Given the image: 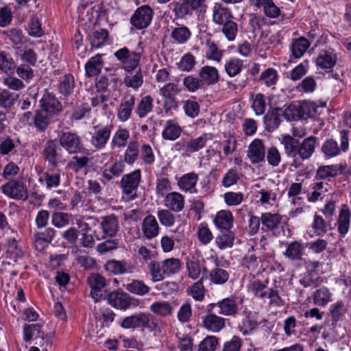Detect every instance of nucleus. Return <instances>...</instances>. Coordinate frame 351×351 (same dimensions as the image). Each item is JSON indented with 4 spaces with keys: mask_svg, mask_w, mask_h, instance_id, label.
<instances>
[{
    "mask_svg": "<svg viewBox=\"0 0 351 351\" xmlns=\"http://www.w3.org/2000/svg\"><path fill=\"white\" fill-rule=\"evenodd\" d=\"M337 60V55L332 51H323L318 55L316 64L322 69H331L335 66Z\"/></svg>",
    "mask_w": 351,
    "mask_h": 351,
    "instance_id": "72a5a7b5",
    "label": "nucleus"
},
{
    "mask_svg": "<svg viewBox=\"0 0 351 351\" xmlns=\"http://www.w3.org/2000/svg\"><path fill=\"white\" fill-rule=\"evenodd\" d=\"M299 118L306 119L315 115L317 106L314 102L304 101L299 106H296Z\"/></svg>",
    "mask_w": 351,
    "mask_h": 351,
    "instance_id": "de8ad7c7",
    "label": "nucleus"
},
{
    "mask_svg": "<svg viewBox=\"0 0 351 351\" xmlns=\"http://www.w3.org/2000/svg\"><path fill=\"white\" fill-rule=\"evenodd\" d=\"M141 328H146L149 332H160L162 328V321L151 313H144Z\"/></svg>",
    "mask_w": 351,
    "mask_h": 351,
    "instance_id": "c03bdc74",
    "label": "nucleus"
},
{
    "mask_svg": "<svg viewBox=\"0 0 351 351\" xmlns=\"http://www.w3.org/2000/svg\"><path fill=\"white\" fill-rule=\"evenodd\" d=\"M327 226L328 224L324 219L315 213L311 225L314 234L318 237H323L328 231Z\"/></svg>",
    "mask_w": 351,
    "mask_h": 351,
    "instance_id": "0e129e2a",
    "label": "nucleus"
},
{
    "mask_svg": "<svg viewBox=\"0 0 351 351\" xmlns=\"http://www.w3.org/2000/svg\"><path fill=\"white\" fill-rule=\"evenodd\" d=\"M63 172L60 169H47L39 178V182L44 184L47 189L58 188L60 185L61 175Z\"/></svg>",
    "mask_w": 351,
    "mask_h": 351,
    "instance_id": "4be33fe9",
    "label": "nucleus"
},
{
    "mask_svg": "<svg viewBox=\"0 0 351 351\" xmlns=\"http://www.w3.org/2000/svg\"><path fill=\"white\" fill-rule=\"evenodd\" d=\"M59 143L69 154H77L84 149V145L81 137L74 132H62L59 135Z\"/></svg>",
    "mask_w": 351,
    "mask_h": 351,
    "instance_id": "7ed1b4c3",
    "label": "nucleus"
},
{
    "mask_svg": "<svg viewBox=\"0 0 351 351\" xmlns=\"http://www.w3.org/2000/svg\"><path fill=\"white\" fill-rule=\"evenodd\" d=\"M115 57L122 62L123 67L127 71L135 69L139 64L141 57L140 53L130 51L126 47H123L114 53Z\"/></svg>",
    "mask_w": 351,
    "mask_h": 351,
    "instance_id": "9b49d317",
    "label": "nucleus"
},
{
    "mask_svg": "<svg viewBox=\"0 0 351 351\" xmlns=\"http://www.w3.org/2000/svg\"><path fill=\"white\" fill-rule=\"evenodd\" d=\"M282 112V110L277 108L273 109L270 114L265 116L264 123L267 131H273L279 126L281 122Z\"/></svg>",
    "mask_w": 351,
    "mask_h": 351,
    "instance_id": "4c0bfd02",
    "label": "nucleus"
},
{
    "mask_svg": "<svg viewBox=\"0 0 351 351\" xmlns=\"http://www.w3.org/2000/svg\"><path fill=\"white\" fill-rule=\"evenodd\" d=\"M56 231L49 227L43 231L34 233L33 238L36 250L41 251L47 248L55 238Z\"/></svg>",
    "mask_w": 351,
    "mask_h": 351,
    "instance_id": "aec40b11",
    "label": "nucleus"
},
{
    "mask_svg": "<svg viewBox=\"0 0 351 351\" xmlns=\"http://www.w3.org/2000/svg\"><path fill=\"white\" fill-rule=\"evenodd\" d=\"M233 221L232 213L228 210L218 211L213 221L216 227L221 230H231L233 227Z\"/></svg>",
    "mask_w": 351,
    "mask_h": 351,
    "instance_id": "cd10ccee",
    "label": "nucleus"
},
{
    "mask_svg": "<svg viewBox=\"0 0 351 351\" xmlns=\"http://www.w3.org/2000/svg\"><path fill=\"white\" fill-rule=\"evenodd\" d=\"M215 267L209 273L208 278L210 282L214 285H224L230 278V272L220 267V264L217 258L215 260Z\"/></svg>",
    "mask_w": 351,
    "mask_h": 351,
    "instance_id": "bb28decb",
    "label": "nucleus"
},
{
    "mask_svg": "<svg viewBox=\"0 0 351 351\" xmlns=\"http://www.w3.org/2000/svg\"><path fill=\"white\" fill-rule=\"evenodd\" d=\"M258 326V323L251 313H249L239 324V330L243 335L251 333Z\"/></svg>",
    "mask_w": 351,
    "mask_h": 351,
    "instance_id": "864d4df0",
    "label": "nucleus"
},
{
    "mask_svg": "<svg viewBox=\"0 0 351 351\" xmlns=\"http://www.w3.org/2000/svg\"><path fill=\"white\" fill-rule=\"evenodd\" d=\"M179 90L180 89H176ZM174 89H160V95H162L164 97V108L165 112L167 113L169 111L172 109L178 108V101L176 99V93L174 92Z\"/></svg>",
    "mask_w": 351,
    "mask_h": 351,
    "instance_id": "a18cd8bd",
    "label": "nucleus"
},
{
    "mask_svg": "<svg viewBox=\"0 0 351 351\" xmlns=\"http://www.w3.org/2000/svg\"><path fill=\"white\" fill-rule=\"evenodd\" d=\"M113 125L112 124L102 126L97 125L93 127L90 143L96 149H104L110 139Z\"/></svg>",
    "mask_w": 351,
    "mask_h": 351,
    "instance_id": "9d476101",
    "label": "nucleus"
},
{
    "mask_svg": "<svg viewBox=\"0 0 351 351\" xmlns=\"http://www.w3.org/2000/svg\"><path fill=\"white\" fill-rule=\"evenodd\" d=\"M339 141V145L337 141L332 138H327L323 142L320 147V152L325 159H331L340 156L342 152H347L348 151L350 145V131L348 130H340Z\"/></svg>",
    "mask_w": 351,
    "mask_h": 351,
    "instance_id": "f257e3e1",
    "label": "nucleus"
},
{
    "mask_svg": "<svg viewBox=\"0 0 351 351\" xmlns=\"http://www.w3.org/2000/svg\"><path fill=\"white\" fill-rule=\"evenodd\" d=\"M154 16V10L147 5L138 8L130 18V23L137 29L147 27Z\"/></svg>",
    "mask_w": 351,
    "mask_h": 351,
    "instance_id": "0eeeda50",
    "label": "nucleus"
},
{
    "mask_svg": "<svg viewBox=\"0 0 351 351\" xmlns=\"http://www.w3.org/2000/svg\"><path fill=\"white\" fill-rule=\"evenodd\" d=\"M182 132V128L175 119L167 120L165 122L162 132V137L165 140L175 141L178 139Z\"/></svg>",
    "mask_w": 351,
    "mask_h": 351,
    "instance_id": "b1692460",
    "label": "nucleus"
},
{
    "mask_svg": "<svg viewBox=\"0 0 351 351\" xmlns=\"http://www.w3.org/2000/svg\"><path fill=\"white\" fill-rule=\"evenodd\" d=\"M160 229L159 224L154 215H148L143 219L141 230L145 239L151 240L156 238L159 234Z\"/></svg>",
    "mask_w": 351,
    "mask_h": 351,
    "instance_id": "412c9836",
    "label": "nucleus"
},
{
    "mask_svg": "<svg viewBox=\"0 0 351 351\" xmlns=\"http://www.w3.org/2000/svg\"><path fill=\"white\" fill-rule=\"evenodd\" d=\"M263 232L269 233L272 236H278L287 224L288 219L278 213L265 212L261 213Z\"/></svg>",
    "mask_w": 351,
    "mask_h": 351,
    "instance_id": "f03ea898",
    "label": "nucleus"
},
{
    "mask_svg": "<svg viewBox=\"0 0 351 351\" xmlns=\"http://www.w3.org/2000/svg\"><path fill=\"white\" fill-rule=\"evenodd\" d=\"M139 158L142 162L146 165H151L155 161V155L152 147L148 143L140 145Z\"/></svg>",
    "mask_w": 351,
    "mask_h": 351,
    "instance_id": "680f3d73",
    "label": "nucleus"
},
{
    "mask_svg": "<svg viewBox=\"0 0 351 351\" xmlns=\"http://www.w3.org/2000/svg\"><path fill=\"white\" fill-rule=\"evenodd\" d=\"M337 177V168L334 165H322L317 168L315 180L317 181L328 180Z\"/></svg>",
    "mask_w": 351,
    "mask_h": 351,
    "instance_id": "09e8293b",
    "label": "nucleus"
},
{
    "mask_svg": "<svg viewBox=\"0 0 351 351\" xmlns=\"http://www.w3.org/2000/svg\"><path fill=\"white\" fill-rule=\"evenodd\" d=\"M135 267L130 262L125 260L118 261L112 259L108 261L104 265V269L113 275H121L133 272Z\"/></svg>",
    "mask_w": 351,
    "mask_h": 351,
    "instance_id": "f3484780",
    "label": "nucleus"
},
{
    "mask_svg": "<svg viewBox=\"0 0 351 351\" xmlns=\"http://www.w3.org/2000/svg\"><path fill=\"white\" fill-rule=\"evenodd\" d=\"M311 186L313 191L307 195V200L309 202H316L319 199H322L324 193L327 191V189L324 191V182L322 181H317L311 184Z\"/></svg>",
    "mask_w": 351,
    "mask_h": 351,
    "instance_id": "e2e57ef3",
    "label": "nucleus"
},
{
    "mask_svg": "<svg viewBox=\"0 0 351 351\" xmlns=\"http://www.w3.org/2000/svg\"><path fill=\"white\" fill-rule=\"evenodd\" d=\"M266 300H269V305L271 306L282 307L285 304V301L280 295L278 287L274 285L270 287L267 291Z\"/></svg>",
    "mask_w": 351,
    "mask_h": 351,
    "instance_id": "052dcab7",
    "label": "nucleus"
},
{
    "mask_svg": "<svg viewBox=\"0 0 351 351\" xmlns=\"http://www.w3.org/2000/svg\"><path fill=\"white\" fill-rule=\"evenodd\" d=\"M213 308L208 307L206 314L202 317L204 328L212 332H219L226 326V319L213 312Z\"/></svg>",
    "mask_w": 351,
    "mask_h": 351,
    "instance_id": "f8f14e48",
    "label": "nucleus"
},
{
    "mask_svg": "<svg viewBox=\"0 0 351 351\" xmlns=\"http://www.w3.org/2000/svg\"><path fill=\"white\" fill-rule=\"evenodd\" d=\"M350 217L351 213L348 208L340 210L336 225L337 231L341 237H344L350 228Z\"/></svg>",
    "mask_w": 351,
    "mask_h": 351,
    "instance_id": "c9c22d12",
    "label": "nucleus"
},
{
    "mask_svg": "<svg viewBox=\"0 0 351 351\" xmlns=\"http://www.w3.org/2000/svg\"><path fill=\"white\" fill-rule=\"evenodd\" d=\"M348 312L346 304L343 300H338L332 304L329 308V313L332 324L341 322Z\"/></svg>",
    "mask_w": 351,
    "mask_h": 351,
    "instance_id": "7c9ffc66",
    "label": "nucleus"
},
{
    "mask_svg": "<svg viewBox=\"0 0 351 351\" xmlns=\"http://www.w3.org/2000/svg\"><path fill=\"white\" fill-rule=\"evenodd\" d=\"M313 304L324 307L332 300V293L326 287L316 289L311 295Z\"/></svg>",
    "mask_w": 351,
    "mask_h": 351,
    "instance_id": "2f4dec72",
    "label": "nucleus"
},
{
    "mask_svg": "<svg viewBox=\"0 0 351 351\" xmlns=\"http://www.w3.org/2000/svg\"><path fill=\"white\" fill-rule=\"evenodd\" d=\"M151 311L161 317H166L172 313V307L167 302H156L150 306Z\"/></svg>",
    "mask_w": 351,
    "mask_h": 351,
    "instance_id": "69168bd1",
    "label": "nucleus"
},
{
    "mask_svg": "<svg viewBox=\"0 0 351 351\" xmlns=\"http://www.w3.org/2000/svg\"><path fill=\"white\" fill-rule=\"evenodd\" d=\"M100 228L102 230V238H112L116 236L119 229L118 217L112 214L101 218Z\"/></svg>",
    "mask_w": 351,
    "mask_h": 351,
    "instance_id": "a211bd4d",
    "label": "nucleus"
},
{
    "mask_svg": "<svg viewBox=\"0 0 351 351\" xmlns=\"http://www.w3.org/2000/svg\"><path fill=\"white\" fill-rule=\"evenodd\" d=\"M90 162V158L86 156H75L69 162V167L76 173L85 169L86 170Z\"/></svg>",
    "mask_w": 351,
    "mask_h": 351,
    "instance_id": "6e6d98bb",
    "label": "nucleus"
},
{
    "mask_svg": "<svg viewBox=\"0 0 351 351\" xmlns=\"http://www.w3.org/2000/svg\"><path fill=\"white\" fill-rule=\"evenodd\" d=\"M206 56L208 60H212L219 62L223 57V51L219 50L217 44L208 39L206 43Z\"/></svg>",
    "mask_w": 351,
    "mask_h": 351,
    "instance_id": "13d9d810",
    "label": "nucleus"
},
{
    "mask_svg": "<svg viewBox=\"0 0 351 351\" xmlns=\"http://www.w3.org/2000/svg\"><path fill=\"white\" fill-rule=\"evenodd\" d=\"M199 77L208 85L213 84L219 80V73L215 67L205 66L199 71Z\"/></svg>",
    "mask_w": 351,
    "mask_h": 351,
    "instance_id": "a19ab883",
    "label": "nucleus"
},
{
    "mask_svg": "<svg viewBox=\"0 0 351 351\" xmlns=\"http://www.w3.org/2000/svg\"><path fill=\"white\" fill-rule=\"evenodd\" d=\"M181 268V261L177 258H166L162 261V269L165 276H171L178 273Z\"/></svg>",
    "mask_w": 351,
    "mask_h": 351,
    "instance_id": "8fccbe9b",
    "label": "nucleus"
},
{
    "mask_svg": "<svg viewBox=\"0 0 351 351\" xmlns=\"http://www.w3.org/2000/svg\"><path fill=\"white\" fill-rule=\"evenodd\" d=\"M130 132L126 128H119L114 132L111 140L112 147L122 148L128 145Z\"/></svg>",
    "mask_w": 351,
    "mask_h": 351,
    "instance_id": "ea45409f",
    "label": "nucleus"
},
{
    "mask_svg": "<svg viewBox=\"0 0 351 351\" xmlns=\"http://www.w3.org/2000/svg\"><path fill=\"white\" fill-rule=\"evenodd\" d=\"M140 154V145L137 141H131L128 143L123 154V162L128 165H133L138 159Z\"/></svg>",
    "mask_w": 351,
    "mask_h": 351,
    "instance_id": "473e14b6",
    "label": "nucleus"
},
{
    "mask_svg": "<svg viewBox=\"0 0 351 351\" xmlns=\"http://www.w3.org/2000/svg\"><path fill=\"white\" fill-rule=\"evenodd\" d=\"M41 110L53 117L58 115L62 110L61 104L53 94L46 93L40 101Z\"/></svg>",
    "mask_w": 351,
    "mask_h": 351,
    "instance_id": "dca6fc26",
    "label": "nucleus"
},
{
    "mask_svg": "<svg viewBox=\"0 0 351 351\" xmlns=\"http://www.w3.org/2000/svg\"><path fill=\"white\" fill-rule=\"evenodd\" d=\"M106 300L111 306L119 309H127L131 306L130 295L123 291L114 290L108 292Z\"/></svg>",
    "mask_w": 351,
    "mask_h": 351,
    "instance_id": "ddd939ff",
    "label": "nucleus"
},
{
    "mask_svg": "<svg viewBox=\"0 0 351 351\" xmlns=\"http://www.w3.org/2000/svg\"><path fill=\"white\" fill-rule=\"evenodd\" d=\"M164 205L173 212L180 213L182 211L184 208V196L178 192H170L165 197Z\"/></svg>",
    "mask_w": 351,
    "mask_h": 351,
    "instance_id": "5701e85b",
    "label": "nucleus"
},
{
    "mask_svg": "<svg viewBox=\"0 0 351 351\" xmlns=\"http://www.w3.org/2000/svg\"><path fill=\"white\" fill-rule=\"evenodd\" d=\"M266 150L264 142L259 138L253 140L248 146L247 156L252 164L265 162Z\"/></svg>",
    "mask_w": 351,
    "mask_h": 351,
    "instance_id": "2eb2a0df",
    "label": "nucleus"
},
{
    "mask_svg": "<svg viewBox=\"0 0 351 351\" xmlns=\"http://www.w3.org/2000/svg\"><path fill=\"white\" fill-rule=\"evenodd\" d=\"M318 145V138L315 136H310L300 141L298 157L302 160H308L315 153Z\"/></svg>",
    "mask_w": 351,
    "mask_h": 351,
    "instance_id": "6ab92c4d",
    "label": "nucleus"
},
{
    "mask_svg": "<svg viewBox=\"0 0 351 351\" xmlns=\"http://www.w3.org/2000/svg\"><path fill=\"white\" fill-rule=\"evenodd\" d=\"M309 46V41L304 37H300L295 40L291 47V51L293 57L295 58H301L306 51Z\"/></svg>",
    "mask_w": 351,
    "mask_h": 351,
    "instance_id": "603ef678",
    "label": "nucleus"
},
{
    "mask_svg": "<svg viewBox=\"0 0 351 351\" xmlns=\"http://www.w3.org/2000/svg\"><path fill=\"white\" fill-rule=\"evenodd\" d=\"M300 284L304 288L317 287L322 282L320 277L313 271H307L299 280Z\"/></svg>",
    "mask_w": 351,
    "mask_h": 351,
    "instance_id": "bf43d9fd",
    "label": "nucleus"
},
{
    "mask_svg": "<svg viewBox=\"0 0 351 351\" xmlns=\"http://www.w3.org/2000/svg\"><path fill=\"white\" fill-rule=\"evenodd\" d=\"M1 189L3 194L12 199L26 200L28 197L27 186L18 180H9Z\"/></svg>",
    "mask_w": 351,
    "mask_h": 351,
    "instance_id": "423d86ee",
    "label": "nucleus"
},
{
    "mask_svg": "<svg viewBox=\"0 0 351 351\" xmlns=\"http://www.w3.org/2000/svg\"><path fill=\"white\" fill-rule=\"evenodd\" d=\"M153 99L151 96L143 97L136 108V114L140 118L145 117L153 108Z\"/></svg>",
    "mask_w": 351,
    "mask_h": 351,
    "instance_id": "338daca9",
    "label": "nucleus"
},
{
    "mask_svg": "<svg viewBox=\"0 0 351 351\" xmlns=\"http://www.w3.org/2000/svg\"><path fill=\"white\" fill-rule=\"evenodd\" d=\"M208 307L212 308L217 307L219 308V314L227 317H236L239 311L237 298L233 295L225 298L216 303H211L208 305Z\"/></svg>",
    "mask_w": 351,
    "mask_h": 351,
    "instance_id": "6e6552de",
    "label": "nucleus"
},
{
    "mask_svg": "<svg viewBox=\"0 0 351 351\" xmlns=\"http://www.w3.org/2000/svg\"><path fill=\"white\" fill-rule=\"evenodd\" d=\"M134 104V96L130 95L124 97L117 109V117L119 121L125 122L130 118Z\"/></svg>",
    "mask_w": 351,
    "mask_h": 351,
    "instance_id": "c756f323",
    "label": "nucleus"
},
{
    "mask_svg": "<svg viewBox=\"0 0 351 351\" xmlns=\"http://www.w3.org/2000/svg\"><path fill=\"white\" fill-rule=\"evenodd\" d=\"M53 118L41 110H36L32 117L33 124L38 131L43 132L50 125Z\"/></svg>",
    "mask_w": 351,
    "mask_h": 351,
    "instance_id": "f704fd0d",
    "label": "nucleus"
},
{
    "mask_svg": "<svg viewBox=\"0 0 351 351\" xmlns=\"http://www.w3.org/2000/svg\"><path fill=\"white\" fill-rule=\"evenodd\" d=\"M147 267L151 275V281L157 282L164 280L165 274L162 269V262L152 261L147 263Z\"/></svg>",
    "mask_w": 351,
    "mask_h": 351,
    "instance_id": "3c124183",
    "label": "nucleus"
},
{
    "mask_svg": "<svg viewBox=\"0 0 351 351\" xmlns=\"http://www.w3.org/2000/svg\"><path fill=\"white\" fill-rule=\"evenodd\" d=\"M235 239L234 233L231 230H221L215 238V243L220 250L232 247Z\"/></svg>",
    "mask_w": 351,
    "mask_h": 351,
    "instance_id": "e433bc0d",
    "label": "nucleus"
},
{
    "mask_svg": "<svg viewBox=\"0 0 351 351\" xmlns=\"http://www.w3.org/2000/svg\"><path fill=\"white\" fill-rule=\"evenodd\" d=\"M88 282L91 289L90 295L95 302L106 300L108 293L106 291L108 283L103 276L99 274H93L88 278Z\"/></svg>",
    "mask_w": 351,
    "mask_h": 351,
    "instance_id": "39448f33",
    "label": "nucleus"
},
{
    "mask_svg": "<svg viewBox=\"0 0 351 351\" xmlns=\"http://www.w3.org/2000/svg\"><path fill=\"white\" fill-rule=\"evenodd\" d=\"M141 170L136 169L123 175L120 180V187L123 192L131 197H136L135 193L141 182Z\"/></svg>",
    "mask_w": 351,
    "mask_h": 351,
    "instance_id": "20e7f679",
    "label": "nucleus"
},
{
    "mask_svg": "<svg viewBox=\"0 0 351 351\" xmlns=\"http://www.w3.org/2000/svg\"><path fill=\"white\" fill-rule=\"evenodd\" d=\"M304 254V245L297 241L287 243L286 250L283 252V255L291 261H302Z\"/></svg>",
    "mask_w": 351,
    "mask_h": 351,
    "instance_id": "c85d7f7f",
    "label": "nucleus"
},
{
    "mask_svg": "<svg viewBox=\"0 0 351 351\" xmlns=\"http://www.w3.org/2000/svg\"><path fill=\"white\" fill-rule=\"evenodd\" d=\"M218 345L217 337L208 335L199 343L198 351H215Z\"/></svg>",
    "mask_w": 351,
    "mask_h": 351,
    "instance_id": "774afa93",
    "label": "nucleus"
},
{
    "mask_svg": "<svg viewBox=\"0 0 351 351\" xmlns=\"http://www.w3.org/2000/svg\"><path fill=\"white\" fill-rule=\"evenodd\" d=\"M267 284L268 280L263 282L257 279L251 282L250 289L254 297L265 301L267 291L269 289L267 287Z\"/></svg>",
    "mask_w": 351,
    "mask_h": 351,
    "instance_id": "37998d69",
    "label": "nucleus"
},
{
    "mask_svg": "<svg viewBox=\"0 0 351 351\" xmlns=\"http://www.w3.org/2000/svg\"><path fill=\"white\" fill-rule=\"evenodd\" d=\"M212 19L215 24L221 25L233 18L228 8L224 7L220 3H215L212 10Z\"/></svg>",
    "mask_w": 351,
    "mask_h": 351,
    "instance_id": "393cba45",
    "label": "nucleus"
},
{
    "mask_svg": "<svg viewBox=\"0 0 351 351\" xmlns=\"http://www.w3.org/2000/svg\"><path fill=\"white\" fill-rule=\"evenodd\" d=\"M198 180V175L195 172L185 173L178 179V186L182 191L194 193L197 192L195 187Z\"/></svg>",
    "mask_w": 351,
    "mask_h": 351,
    "instance_id": "a878e982",
    "label": "nucleus"
},
{
    "mask_svg": "<svg viewBox=\"0 0 351 351\" xmlns=\"http://www.w3.org/2000/svg\"><path fill=\"white\" fill-rule=\"evenodd\" d=\"M42 156L49 165L55 169L61 162V149L55 139L48 140L43 146Z\"/></svg>",
    "mask_w": 351,
    "mask_h": 351,
    "instance_id": "1a4fd4ad",
    "label": "nucleus"
},
{
    "mask_svg": "<svg viewBox=\"0 0 351 351\" xmlns=\"http://www.w3.org/2000/svg\"><path fill=\"white\" fill-rule=\"evenodd\" d=\"M103 66L101 56L99 54L92 57L86 64V73L88 77L99 74Z\"/></svg>",
    "mask_w": 351,
    "mask_h": 351,
    "instance_id": "49530a36",
    "label": "nucleus"
},
{
    "mask_svg": "<svg viewBox=\"0 0 351 351\" xmlns=\"http://www.w3.org/2000/svg\"><path fill=\"white\" fill-rule=\"evenodd\" d=\"M209 134L204 133L200 136L191 139L183 145V148L189 154L198 152L205 147L206 142L209 139Z\"/></svg>",
    "mask_w": 351,
    "mask_h": 351,
    "instance_id": "58836bf2",
    "label": "nucleus"
},
{
    "mask_svg": "<svg viewBox=\"0 0 351 351\" xmlns=\"http://www.w3.org/2000/svg\"><path fill=\"white\" fill-rule=\"evenodd\" d=\"M243 67V60L239 58H231L224 64V69L230 77L239 75Z\"/></svg>",
    "mask_w": 351,
    "mask_h": 351,
    "instance_id": "4d7b16f0",
    "label": "nucleus"
},
{
    "mask_svg": "<svg viewBox=\"0 0 351 351\" xmlns=\"http://www.w3.org/2000/svg\"><path fill=\"white\" fill-rule=\"evenodd\" d=\"M171 36L175 42L184 44L190 38L191 33L187 27L180 25L172 30Z\"/></svg>",
    "mask_w": 351,
    "mask_h": 351,
    "instance_id": "5fc2aeb1",
    "label": "nucleus"
},
{
    "mask_svg": "<svg viewBox=\"0 0 351 351\" xmlns=\"http://www.w3.org/2000/svg\"><path fill=\"white\" fill-rule=\"evenodd\" d=\"M304 134L303 133L302 135H300V136H302ZM298 136H299V134L296 130L293 128L292 136L289 134H283L280 138V143L284 147L285 153L289 158H295L298 157L300 141L293 137Z\"/></svg>",
    "mask_w": 351,
    "mask_h": 351,
    "instance_id": "4468645a",
    "label": "nucleus"
},
{
    "mask_svg": "<svg viewBox=\"0 0 351 351\" xmlns=\"http://www.w3.org/2000/svg\"><path fill=\"white\" fill-rule=\"evenodd\" d=\"M125 289L131 293L136 295L143 296L147 294L151 288L147 285L143 280H132L125 286Z\"/></svg>",
    "mask_w": 351,
    "mask_h": 351,
    "instance_id": "79ce46f5",
    "label": "nucleus"
}]
</instances>
